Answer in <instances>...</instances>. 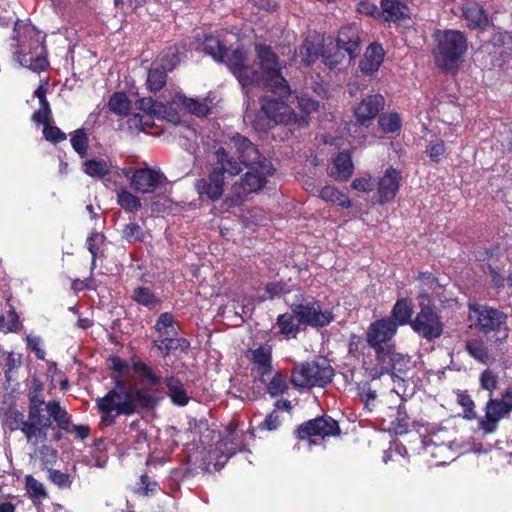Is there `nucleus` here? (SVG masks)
<instances>
[{"label":"nucleus","mask_w":512,"mask_h":512,"mask_svg":"<svg viewBox=\"0 0 512 512\" xmlns=\"http://www.w3.org/2000/svg\"><path fill=\"white\" fill-rule=\"evenodd\" d=\"M131 368L138 376L141 387L129 384L118 376L114 378L113 388L96 400L101 421L107 426L114 425L117 416H131L140 409H153L158 404V399L150 391L161 383V376L141 360L133 361Z\"/></svg>","instance_id":"obj_1"},{"label":"nucleus","mask_w":512,"mask_h":512,"mask_svg":"<svg viewBox=\"0 0 512 512\" xmlns=\"http://www.w3.org/2000/svg\"><path fill=\"white\" fill-rule=\"evenodd\" d=\"M499 384V375L494 370L486 368L479 374V386L488 392V400L484 406L485 414L478 422V429L484 434L494 433L499 427V422L512 413V383L495 396Z\"/></svg>","instance_id":"obj_2"},{"label":"nucleus","mask_w":512,"mask_h":512,"mask_svg":"<svg viewBox=\"0 0 512 512\" xmlns=\"http://www.w3.org/2000/svg\"><path fill=\"white\" fill-rule=\"evenodd\" d=\"M432 39V54L436 66L444 72L457 71L468 49V40L464 32L438 29L432 34Z\"/></svg>","instance_id":"obj_3"},{"label":"nucleus","mask_w":512,"mask_h":512,"mask_svg":"<svg viewBox=\"0 0 512 512\" xmlns=\"http://www.w3.org/2000/svg\"><path fill=\"white\" fill-rule=\"evenodd\" d=\"M290 94L285 96L278 95V98L272 96H261L259 99L260 110L252 122L253 128L259 133H268V131L277 125H288L298 122L297 114L287 104Z\"/></svg>","instance_id":"obj_4"},{"label":"nucleus","mask_w":512,"mask_h":512,"mask_svg":"<svg viewBox=\"0 0 512 512\" xmlns=\"http://www.w3.org/2000/svg\"><path fill=\"white\" fill-rule=\"evenodd\" d=\"M255 52L264 88L276 95L290 94L288 81L282 75L283 65L272 47L260 43L255 46Z\"/></svg>","instance_id":"obj_5"},{"label":"nucleus","mask_w":512,"mask_h":512,"mask_svg":"<svg viewBox=\"0 0 512 512\" xmlns=\"http://www.w3.org/2000/svg\"><path fill=\"white\" fill-rule=\"evenodd\" d=\"M334 377V369L325 357L296 364L291 371L290 381L294 388L325 387Z\"/></svg>","instance_id":"obj_6"},{"label":"nucleus","mask_w":512,"mask_h":512,"mask_svg":"<svg viewBox=\"0 0 512 512\" xmlns=\"http://www.w3.org/2000/svg\"><path fill=\"white\" fill-rule=\"evenodd\" d=\"M376 363L370 374L373 379L388 374L393 381H404L412 369V361L408 355L396 351L395 345H386V348L375 351Z\"/></svg>","instance_id":"obj_7"},{"label":"nucleus","mask_w":512,"mask_h":512,"mask_svg":"<svg viewBox=\"0 0 512 512\" xmlns=\"http://www.w3.org/2000/svg\"><path fill=\"white\" fill-rule=\"evenodd\" d=\"M360 46L359 30L356 26L341 27L334 46H328L322 53L323 63L330 70L335 69L348 54L350 59L358 56Z\"/></svg>","instance_id":"obj_8"},{"label":"nucleus","mask_w":512,"mask_h":512,"mask_svg":"<svg viewBox=\"0 0 512 512\" xmlns=\"http://www.w3.org/2000/svg\"><path fill=\"white\" fill-rule=\"evenodd\" d=\"M469 311L471 318L475 320V327L480 332L488 335L492 332L502 333V336L497 337V341H502L508 337L507 315L499 309L481 305L469 304Z\"/></svg>","instance_id":"obj_9"},{"label":"nucleus","mask_w":512,"mask_h":512,"mask_svg":"<svg viewBox=\"0 0 512 512\" xmlns=\"http://www.w3.org/2000/svg\"><path fill=\"white\" fill-rule=\"evenodd\" d=\"M419 312L411 322V329L421 338L433 341L443 334L444 325L437 307L433 303L420 301Z\"/></svg>","instance_id":"obj_10"},{"label":"nucleus","mask_w":512,"mask_h":512,"mask_svg":"<svg viewBox=\"0 0 512 512\" xmlns=\"http://www.w3.org/2000/svg\"><path fill=\"white\" fill-rule=\"evenodd\" d=\"M291 311L297 316V321L311 327H325L333 320L331 311L321 309L320 302L313 296H301L290 306Z\"/></svg>","instance_id":"obj_11"},{"label":"nucleus","mask_w":512,"mask_h":512,"mask_svg":"<svg viewBox=\"0 0 512 512\" xmlns=\"http://www.w3.org/2000/svg\"><path fill=\"white\" fill-rule=\"evenodd\" d=\"M230 142L233 144L241 165L259 170L264 174H274L275 168L271 161L263 156L257 146L246 136L236 133L231 136Z\"/></svg>","instance_id":"obj_12"},{"label":"nucleus","mask_w":512,"mask_h":512,"mask_svg":"<svg viewBox=\"0 0 512 512\" xmlns=\"http://www.w3.org/2000/svg\"><path fill=\"white\" fill-rule=\"evenodd\" d=\"M230 142L233 144L241 165L259 170L264 174H274L275 168L271 161L263 156L257 146L246 136L236 133L231 136Z\"/></svg>","instance_id":"obj_13"},{"label":"nucleus","mask_w":512,"mask_h":512,"mask_svg":"<svg viewBox=\"0 0 512 512\" xmlns=\"http://www.w3.org/2000/svg\"><path fill=\"white\" fill-rule=\"evenodd\" d=\"M230 142L233 144L241 165L259 170L264 174H274L275 168L271 161L263 156L257 146L246 136L236 133L231 136Z\"/></svg>","instance_id":"obj_14"},{"label":"nucleus","mask_w":512,"mask_h":512,"mask_svg":"<svg viewBox=\"0 0 512 512\" xmlns=\"http://www.w3.org/2000/svg\"><path fill=\"white\" fill-rule=\"evenodd\" d=\"M340 434L341 428L339 423L327 414L301 423L293 432L294 437L299 441H312L313 437L325 439L331 436H339Z\"/></svg>","instance_id":"obj_15"},{"label":"nucleus","mask_w":512,"mask_h":512,"mask_svg":"<svg viewBox=\"0 0 512 512\" xmlns=\"http://www.w3.org/2000/svg\"><path fill=\"white\" fill-rule=\"evenodd\" d=\"M247 171L232 187L230 195L226 198L225 202L229 206L240 205L246 200L247 196L251 193H257L267 184V176L272 174H264L259 170Z\"/></svg>","instance_id":"obj_16"},{"label":"nucleus","mask_w":512,"mask_h":512,"mask_svg":"<svg viewBox=\"0 0 512 512\" xmlns=\"http://www.w3.org/2000/svg\"><path fill=\"white\" fill-rule=\"evenodd\" d=\"M16 54L20 64L33 72L40 73L49 68L44 39L39 40L38 37L34 40L31 39L28 50L24 44H20Z\"/></svg>","instance_id":"obj_17"},{"label":"nucleus","mask_w":512,"mask_h":512,"mask_svg":"<svg viewBox=\"0 0 512 512\" xmlns=\"http://www.w3.org/2000/svg\"><path fill=\"white\" fill-rule=\"evenodd\" d=\"M397 323L390 317H383L372 322L366 331V341L375 351L386 348L389 342L397 333Z\"/></svg>","instance_id":"obj_18"},{"label":"nucleus","mask_w":512,"mask_h":512,"mask_svg":"<svg viewBox=\"0 0 512 512\" xmlns=\"http://www.w3.org/2000/svg\"><path fill=\"white\" fill-rule=\"evenodd\" d=\"M166 182L165 174L153 168L136 169L131 177L132 188L142 194L152 193Z\"/></svg>","instance_id":"obj_19"},{"label":"nucleus","mask_w":512,"mask_h":512,"mask_svg":"<svg viewBox=\"0 0 512 512\" xmlns=\"http://www.w3.org/2000/svg\"><path fill=\"white\" fill-rule=\"evenodd\" d=\"M52 428V421L49 415L46 416L43 410L36 407H28V418L26 419L25 437L28 442L33 439L44 442L47 440V431Z\"/></svg>","instance_id":"obj_20"},{"label":"nucleus","mask_w":512,"mask_h":512,"mask_svg":"<svg viewBox=\"0 0 512 512\" xmlns=\"http://www.w3.org/2000/svg\"><path fill=\"white\" fill-rule=\"evenodd\" d=\"M402 172L392 166L388 167L383 176L376 182L378 202L383 205L392 202L400 190Z\"/></svg>","instance_id":"obj_21"},{"label":"nucleus","mask_w":512,"mask_h":512,"mask_svg":"<svg viewBox=\"0 0 512 512\" xmlns=\"http://www.w3.org/2000/svg\"><path fill=\"white\" fill-rule=\"evenodd\" d=\"M211 172H218V176L223 180L235 177L242 171V165L223 147L215 150L211 162Z\"/></svg>","instance_id":"obj_22"},{"label":"nucleus","mask_w":512,"mask_h":512,"mask_svg":"<svg viewBox=\"0 0 512 512\" xmlns=\"http://www.w3.org/2000/svg\"><path fill=\"white\" fill-rule=\"evenodd\" d=\"M272 351V345L267 342L260 344L255 349L248 350L247 358L261 382H265V376L271 374L273 370Z\"/></svg>","instance_id":"obj_23"},{"label":"nucleus","mask_w":512,"mask_h":512,"mask_svg":"<svg viewBox=\"0 0 512 512\" xmlns=\"http://www.w3.org/2000/svg\"><path fill=\"white\" fill-rule=\"evenodd\" d=\"M225 182V180L218 176V172H211L209 170L207 177L195 181V189L200 199L216 202L223 196Z\"/></svg>","instance_id":"obj_24"},{"label":"nucleus","mask_w":512,"mask_h":512,"mask_svg":"<svg viewBox=\"0 0 512 512\" xmlns=\"http://www.w3.org/2000/svg\"><path fill=\"white\" fill-rule=\"evenodd\" d=\"M384 106L385 99L381 94L368 95L355 108L354 115L357 122L360 125L368 126Z\"/></svg>","instance_id":"obj_25"},{"label":"nucleus","mask_w":512,"mask_h":512,"mask_svg":"<svg viewBox=\"0 0 512 512\" xmlns=\"http://www.w3.org/2000/svg\"><path fill=\"white\" fill-rule=\"evenodd\" d=\"M464 19L471 29H485L489 24L488 12L475 0H466L461 6Z\"/></svg>","instance_id":"obj_26"},{"label":"nucleus","mask_w":512,"mask_h":512,"mask_svg":"<svg viewBox=\"0 0 512 512\" xmlns=\"http://www.w3.org/2000/svg\"><path fill=\"white\" fill-rule=\"evenodd\" d=\"M417 280L420 282L419 292L417 299L418 301H424L426 303H432L434 296L438 294V291L442 288L438 281V278L431 272H419Z\"/></svg>","instance_id":"obj_27"},{"label":"nucleus","mask_w":512,"mask_h":512,"mask_svg":"<svg viewBox=\"0 0 512 512\" xmlns=\"http://www.w3.org/2000/svg\"><path fill=\"white\" fill-rule=\"evenodd\" d=\"M384 59V50L380 44L372 43L360 61L359 69L365 75H372L378 71Z\"/></svg>","instance_id":"obj_28"},{"label":"nucleus","mask_w":512,"mask_h":512,"mask_svg":"<svg viewBox=\"0 0 512 512\" xmlns=\"http://www.w3.org/2000/svg\"><path fill=\"white\" fill-rule=\"evenodd\" d=\"M354 170L351 155L348 152H339L332 161L330 175L338 181L347 180Z\"/></svg>","instance_id":"obj_29"},{"label":"nucleus","mask_w":512,"mask_h":512,"mask_svg":"<svg viewBox=\"0 0 512 512\" xmlns=\"http://www.w3.org/2000/svg\"><path fill=\"white\" fill-rule=\"evenodd\" d=\"M47 85L48 80L41 83L34 91V96L39 100L40 108L32 114V121L38 125L47 121H51L52 118L50 103L46 97Z\"/></svg>","instance_id":"obj_30"},{"label":"nucleus","mask_w":512,"mask_h":512,"mask_svg":"<svg viewBox=\"0 0 512 512\" xmlns=\"http://www.w3.org/2000/svg\"><path fill=\"white\" fill-rule=\"evenodd\" d=\"M414 306L410 298H401L393 305L390 318L399 326L409 324L413 321Z\"/></svg>","instance_id":"obj_31"},{"label":"nucleus","mask_w":512,"mask_h":512,"mask_svg":"<svg viewBox=\"0 0 512 512\" xmlns=\"http://www.w3.org/2000/svg\"><path fill=\"white\" fill-rule=\"evenodd\" d=\"M323 53V45L319 36L309 35L300 47V55L305 65H312Z\"/></svg>","instance_id":"obj_32"},{"label":"nucleus","mask_w":512,"mask_h":512,"mask_svg":"<svg viewBox=\"0 0 512 512\" xmlns=\"http://www.w3.org/2000/svg\"><path fill=\"white\" fill-rule=\"evenodd\" d=\"M46 411L51 421H54L60 430L71 433L70 425L72 423V416L61 407L60 403L56 400H51L46 404Z\"/></svg>","instance_id":"obj_33"},{"label":"nucleus","mask_w":512,"mask_h":512,"mask_svg":"<svg viewBox=\"0 0 512 512\" xmlns=\"http://www.w3.org/2000/svg\"><path fill=\"white\" fill-rule=\"evenodd\" d=\"M202 49L214 61H223V57L227 56L228 48L220 41V39L209 33L204 34L202 38Z\"/></svg>","instance_id":"obj_34"},{"label":"nucleus","mask_w":512,"mask_h":512,"mask_svg":"<svg viewBox=\"0 0 512 512\" xmlns=\"http://www.w3.org/2000/svg\"><path fill=\"white\" fill-rule=\"evenodd\" d=\"M300 324L301 323L297 321V316L292 311L291 313L286 312L280 314L277 317L279 334L285 339L296 338L301 330Z\"/></svg>","instance_id":"obj_35"},{"label":"nucleus","mask_w":512,"mask_h":512,"mask_svg":"<svg viewBox=\"0 0 512 512\" xmlns=\"http://www.w3.org/2000/svg\"><path fill=\"white\" fill-rule=\"evenodd\" d=\"M165 385L168 389V395L173 404L185 406L189 402V397L184 389L183 383L176 377L171 376L165 379Z\"/></svg>","instance_id":"obj_36"},{"label":"nucleus","mask_w":512,"mask_h":512,"mask_svg":"<svg viewBox=\"0 0 512 512\" xmlns=\"http://www.w3.org/2000/svg\"><path fill=\"white\" fill-rule=\"evenodd\" d=\"M131 299L138 305L146 307L149 310L155 309L161 303L160 298L149 287L145 286L134 288Z\"/></svg>","instance_id":"obj_37"},{"label":"nucleus","mask_w":512,"mask_h":512,"mask_svg":"<svg viewBox=\"0 0 512 512\" xmlns=\"http://www.w3.org/2000/svg\"><path fill=\"white\" fill-rule=\"evenodd\" d=\"M167 83V70L163 65L153 63L147 74L146 84L151 92L160 91Z\"/></svg>","instance_id":"obj_38"},{"label":"nucleus","mask_w":512,"mask_h":512,"mask_svg":"<svg viewBox=\"0 0 512 512\" xmlns=\"http://www.w3.org/2000/svg\"><path fill=\"white\" fill-rule=\"evenodd\" d=\"M223 61H219L221 64H225L229 71L235 77L239 74L241 68L247 63V52L242 48H236L232 51H227V56L223 57Z\"/></svg>","instance_id":"obj_39"},{"label":"nucleus","mask_w":512,"mask_h":512,"mask_svg":"<svg viewBox=\"0 0 512 512\" xmlns=\"http://www.w3.org/2000/svg\"><path fill=\"white\" fill-rule=\"evenodd\" d=\"M318 196L325 202L336 204L342 208L351 207L349 197L334 186H324L318 191Z\"/></svg>","instance_id":"obj_40"},{"label":"nucleus","mask_w":512,"mask_h":512,"mask_svg":"<svg viewBox=\"0 0 512 512\" xmlns=\"http://www.w3.org/2000/svg\"><path fill=\"white\" fill-rule=\"evenodd\" d=\"M107 106L114 114L125 116L130 113L132 103L125 92L118 91L110 96Z\"/></svg>","instance_id":"obj_41"},{"label":"nucleus","mask_w":512,"mask_h":512,"mask_svg":"<svg viewBox=\"0 0 512 512\" xmlns=\"http://www.w3.org/2000/svg\"><path fill=\"white\" fill-rule=\"evenodd\" d=\"M259 74V70H256L252 65L246 63L235 78L242 87H264V82Z\"/></svg>","instance_id":"obj_42"},{"label":"nucleus","mask_w":512,"mask_h":512,"mask_svg":"<svg viewBox=\"0 0 512 512\" xmlns=\"http://www.w3.org/2000/svg\"><path fill=\"white\" fill-rule=\"evenodd\" d=\"M179 104L186 109L189 113L197 116V117H205L207 116L211 108L207 103V100H198L194 98H189L186 96H177Z\"/></svg>","instance_id":"obj_43"},{"label":"nucleus","mask_w":512,"mask_h":512,"mask_svg":"<svg viewBox=\"0 0 512 512\" xmlns=\"http://www.w3.org/2000/svg\"><path fill=\"white\" fill-rule=\"evenodd\" d=\"M465 350L470 357L476 361L487 364L490 360V354L487 346L481 339L473 338L465 342Z\"/></svg>","instance_id":"obj_44"},{"label":"nucleus","mask_w":512,"mask_h":512,"mask_svg":"<svg viewBox=\"0 0 512 512\" xmlns=\"http://www.w3.org/2000/svg\"><path fill=\"white\" fill-rule=\"evenodd\" d=\"M83 172L92 178H103L110 174V165L104 159H88L82 164Z\"/></svg>","instance_id":"obj_45"},{"label":"nucleus","mask_w":512,"mask_h":512,"mask_svg":"<svg viewBox=\"0 0 512 512\" xmlns=\"http://www.w3.org/2000/svg\"><path fill=\"white\" fill-rule=\"evenodd\" d=\"M378 126L384 134L399 133L402 126L400 115L397 112L382 113L378 117Z\"/></svg>","instance_id":"obj_46"},{"label":"nucleus","mask_w":512,"mask_h":512,"mask_svg":"<svg viewBox=\"0 0 512 512\" xmlns=\"http://www.w3.org/2000/svg\"><path fill=\"white\" fill-rule=\"evenodd\" d=\"M381 7L386 21H396L404 17L407 8L403 0H381Z\"/></svg>","instance_id":"obj_47"},{"label":"nucleus","mask_w":512,"mask_h":512,"mask_svg":"<svg viewBox=\"0 0 512 512\" xmlns=\"http://www.w3.org/2000/svg\"><path fill=\"white\" fill-rule=\"evenodd\" d=\"M456 401L458 405H460L463 408V417L466 420L473 421L478 420L479 416L476 411V405L472 397L469 395L468 391L466 390H459L456 393Z\"/></svg>","instance_id":"obj_48"},{"label":"nucleus","mask_w":512,"mask_h":512,"mask_svg":"<svg viewBox=\"0 0 512 512\" xmlns=\"http://www.w3.org/2000/svg\"><path fill=\"white\" fill-rule=\"evenodd\" d=\"M127 118L124 122L120 123V129L126 131L130 135H137L144 130L147 122L144 121L146 117L140 113H133L125 115Z\"/></svg>","instance_id":"obj_49"},{"label":"nucleus","mask_w":512,"mask_h":512,"mask_svg":"<svg viewBox=\"0 0 512 512\" xmlns=\"http://www.w3.org/2000/svg\"><path fill=\"white\" fill-rule=\"evenodd\" d=\"M266 387L271 397L283 395L288 390L287 375L281 371H277L267 383Z\"/></svg>","instance_id":"obj_50"},{"label":"nucleus","mask_w":512,"mask_h":512,"mask_svg":"<svg viewBox=\"0 0 512 512\" xmlns=\"http://www.w3.org/2000/svg\"><path fill=\"white\" fill-rule=\"evenodd\" d=\"M71 146L79 157L84 158L87 155L89 148V139L84 128H79L74 131L70 139Z\"/></svg>","instance_id":"obj_51"},{"label":"nucleus","mask_w":512,"mask_h":512,"mask_svg":"<svg viewBox=\"0 0 512 512\" xmlns=\"http://www.w3.org/2000/svg\"><path fill=\"white\" fill-rule=\"evenodd\" d=\"M117 203L127 212H136L141 208L140 199L127 190H120L117 193Z\"/></svg>","instance_id":"obj_52"},{"label":"nucleus","mask_w":512,"mask_h":512,"mask_svg":"<svg viewBox=\"0 0 512 512\" xmlns=\"http://www.w3.org/2000/svg\"><path fill=\"white\" fill-rule=\"evenodd\" d=\"M122 238L128 243L144 242L145 232L136 222L126 224L122 230Z\"/></svg>","instance_id":"obj_53"},{"label":"nucleus","mask_w":512,"mask_h":512,"mask_svg":"<svg viewBox=\"0 0 512 512\" xmlns=\"http://www.w3.org/2000/svg\"><path fill=\"white\" fill-rule=\"evenodd\" d=\"M43 125V137L52 144H58L66 140V134L56 125H52L51 121L41 123Z\"/></svg>","instance_id":"obj_54"},{"label":"nucleus","mask_w":512,"mask_h":512,"mask_svg":"<svg viewBox=\"0 0 512 512\" xmlns=\"http://www.w3.org/2000/svg\"><path fill=\"white\" fill-rule=\"evenodd\" d=\"M25 486L27 492L33 498L43 500L48 496L44 485L36 478H34L32 475H27L25 477Z\"/></svg>","instance_id":"obj_55"},{"label":"nucleus","mask_w":512,"mask_h":512,"mask_svg":"<svg viewBox=\"0 0 512 512\" xmlns=\"http://www.w3.org/2000/svg\"><path fill=\"white\" fill-rule=\"evenodd\" d=\"M265 292L266 296H260L259 301L264 302L267 299L273 300L276 297H279L282 294H287L290 292L289 289H286V283L283 281H276V282H268L265 285Z\"/></svg>","instance_id":"obj_56"},{"label":"nucleus","mask_w":512,"mask_h":512,"mask_svg":"<svg viewBox=\"0 0 512 512\" xmlns=\"http://www.w3.org/2000/svg\"><path fill=\"white\" fill-rule=\"evenodd\" d=\"M298 108L305 114L309 115L319 109L320 102L312 99L307 93L296 95Z\"/></svg>","instance_id":"obj_57"},{"label":"nucleus","mask_w":512,"mask_h":512,"mask_svg":"<svg viewBox=\"0 0 512 512\" xmlns=\"http://www.w3.org/2000/svg\"><path fill=\"white\" fill-rule=\"evenodd\" d=\"M7 425L11 431L20 430L25 435L26 419L23 412L11 410L7 415Z\"/></svg>","instance_id":"obj_58"},{"label":"nucleus","mask_w":512,"mask_h":512,"mask_svg":"<svg viewBox=\"0 0 512 512\" xmlns=\"http://www.w3.org/2000/svg\"><path fill=\"white\" fill-rule=\"evenodd\" d=\"M446 152V146L443 140L435 139L426 147V153L431 160L439 162Z\"/></svg>","instance_id":"obj_59"},{"label":"nucleus","mask_w":512,"mask_h":512,"mask_svg":"<svg viewBox=\"0 0 512 512\" xmlns=\"http://www.w3.org/2000/svg\"><path fill=\"white\" fill-rule=\"evenodd\" d=\"M352 189L358 192H371L376 187V182L371 175L355 178L351 183Z\"/></svg>","instance_id":"obj_60"},{"label":"nucleus","mask_w":512,"mask_h":512,"mask_svg":"<svg viewBox=\"0 0 512 512\" xmlns=\"http://www.w3.org/2000/svg\"><path fill=\"white\" fill-rule=\"evenodd\" d=\"M281 423H282V420L280 418L279 412L276 410H273L259 424L258 428L260 430L275 431L280 427Z\"/></svg>","instance_id":"obj_61"},{"label":"nucleus","mask_w":512,"mask_h":512,"mask_svg":"<svg viewBox=\"0 0 512 512\" xmlns=\"http://www.w3.org/2000/svg\"><path fill=\"white\" fill-rule=\"evenodd\" d=\"M49 478L59 488H69L72 483L69 474L61 472L60 470L57 469L50 470Z\"/></svg>","instance_id":"obj_62"},{"label":"nucleus","mask_w":512,"mask_h":512,"mask_svg":"<svg viewBox=\"0 0 512 512\" xmlns=\"http://www.w3.org/2000/svg\"><path fill=\"white\" fill-rule=\"evenodd\" d=\"M158 487V483L152 480L147 474H143L140 476V487L138 491L143 496H148L150 493H156Z\"/></svg>","instance_id":"obj_63"},{"label":"nucleus","mask_w":512,"mask_h":512,"mask_svg":"<svg viewBox=\"0 0 512 512\" xmlns=\"http://www.w3.org/2000/svg\"><path fill=\"white\" fill-rule=\"evenodd\" d=\"M175 343V338L166 337L159 341L155 340L153 342V345L162 352L163 356H168L172 351L177 350V346H175Z\"/></svg>","instance_id":"obj_64"}]
</instances>
